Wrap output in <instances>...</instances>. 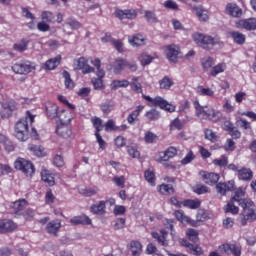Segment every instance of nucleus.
Wrapping results in <instances>:
<instances>
[{"label": "nucleus", "instance_id": "2eb2a0df", "mask_svg": "<svg viewBox=\"0 0 256 256\" xmlns=\"http://www.w3.org/2000/svg\"><path fill=\"white\" fill-rule=\"evenodd\" d=\"M115 17L123 21V19H137V11L135 9H126V10H121L117 9L115 11Z\"/></svg>", "mask_w": 256, "mask_h": 256}, {"label": "nucleus", "instance_id": "2f4dec72", "mask_svg": "<svg viewBox=\"0 0 256 256\" xmlns=\"http://www.w3.org/2000/svg\"><path fill=\"white\" fill-rule=\"evenodd\" d=\"M196 93L201 97H215V91L213 89L205 88L204 86H201V85L196 87Z\"/></svg>", "mask_w": 256, "mask_h": 256}, {"label": "nucleus", "instance_id": "79ce46f5", "mask_svg": "<svg viewBox=\"0 0 256 256\" xmlns=\"http://www.w3.org/2000/svg\"><path fill=\"white\" fill-rule=\"evenodd\" d=\"M58 117L62 123H71L73 119V112L71 110H64L59 113Z\"/></svg>", "mask_w": 256, "mask_h": 256}, {"label": "nucleus", "instance_id": "f704fd0d", "mask_svg": "<svg viewBox=\"0 0 256 256\" xmlns=\"http://www.w3.org/2000/svg\"><path fill=\"white\" fill-rule=\"evenodd\" d=\"M130 251L133 256H139L141 255L143 251V245H141V242L139 241H131L130 242Z\"/></svg>", "mask_w": 256, "mask_h": 256}, {"label": "nucleus", "instance_id": "4c0bfd02", "mask_svg": "<svg viewBox=\"0 0 256 256\" xmlns=\"http://www.w3.org/2000/svg\"><path fill=\"white\" fill-rule=\"evenodd\" d=\"M27 47H29V40L25 39H22L13 45L14 51H17L18 53H23L24 51H27Z\"/></svg>", "mask_w": 256, "mask_h": 256}, {"label": "nucleus", "instance_id": "c9c22d12", "mask_svg": "<svg viewBox=\"0 0 256 256\" xmlns=\"http://www.w3.org/2000/svg\"><path fill=\"white\" fill-rule=\"evenodd\" d=\"M182 207H187V209H199L201 202L199 199H186L182 201Z\"/></svg>", "mask_w": 256, "mask_h": 256}, {"label": "nucleus", "instance_id": "8fccbe9b", "mask_svg": "<svg viewBox=\"0 0 256 256\" xmlns=\"http://www.w3.org/2000/svg\"><path fill=\"white\" fill-rule=\"evenodd\" d=\"M236 125L240 127V129H244V131H251V123L244 118H236Z\"/></svg>", "mask_w": 256, "mask_h": 256}, {"label": "nucleus", "instance_id": "e2e57ef3", "mask_svg": "<svg viewBox=\"0 0 256 256\" xmlns=\"http://www.w3.org/2000/svg\"><path fill=\"white\" fill-rule=\"evenodd\" d=\"M139 61L141 65H149L153 61V57L149 56V54L143 53L139 56Z\"/></svg>", "mask_w": 256, "mask_h": 256}, {"label": "nucleus", "instance_id": "de8ad7c7", "mask_svg": "<svg viewBox=\"0 0 256 256\" xmlns=\"http://www.w3.org/2000/svg\"><path fill=\"white\" fill-rule=\"evenodd\" d=\"M186 237L192 243H197L199 241V232L193 228H189L186 230Z\"/></svg>", "mask_w": 256, "mask_h": 256}, {"label": "nucleus", "instance_id": "aec40b11", "mask_svg": "<svg viewBox=\"0 0 256 256\" xmlns=\"http://www.w3.org/2000/svg\"><path fill=\"white\" fill-rule=\"evenodd\" d=\"M59 229H61V220L59 219L50 221L46 226L47 233H49V235H54V237H57Z\"/></svg>", "mask_w": 256, "mask_h": 256}, {"label": "nucleus", "instance_id": "13d9d810", "mask_svg": "<svg viewBox=\"0 0 256 256\" xmlns=\"http://www.w3.org/2000/svg\"><path fill=\"white\" fill-rule=\"evenodd\" d=\"M21 217H24L25 221H33L35 219V211L33 209L27 208L21 214Z\"/></svg>", "mask_w": 256, "mask_h": 256}, {"label": "nucleus", "instance_id": "9d476101", "mask_svg": "<svg viewBox=\"0 0 256 256\" xmlns=\"http://www.w3.org/2000/svg\"><path fill=\"white\" fill-rule=\"evenodd\" d=\"M240 199H245V193H236L224 206V211L226 213H231L232 215H237L239 213V207H241ZM235 203H237L239 207H237Z\"/></svg>", "mask_w": 256, "mask_h": 256}, {"label": "nucleus", "instance_id": "ddd939ff", "mask_svg": "<svg viewBox=\"0 0 256 256\" xmlns=\"http://www.w3.org/2000/svg\"><path fill=\"white\" fill-rule=\"evenodd\" d=\"M17 223L11 219H0V235H5V233H13L17 230Z\"/></svg>", "mask_w": 256, "mask_h": 256}, {"label": "nucleus", "instance_id": "c756f323", "mask_svg": "<svg viewBox=\"0 0 256 256\" xmlns=\"http://www.w3.org/2000/svg\"><path fill=\"white\" fill-rule=\"evenodd\" d=\"M166 181L169 184H161L158 186L159 193H173L175 191L173 188V183H175V180L173 178H166Z\"/></svg>", "mask_w": 256, "mask_h": 256}, {"label": "nucleus", "instance_id": "412c9836", "mask_svg": "<svg viewBox=\"0 0 256 256\" xmlns=\"http://www.w3.org/2000/svg\"><path fill=\"white\" fill-rule=\"evenodd\" d=\"M70 223L73 226H77V225H91L92 221L91 218H89V216L82 214L79 216H74L72 219H70Z\"/></svg>", "mask_w": 256, "mask_h": 256}, {"label": "nucleus", "instance_id": "774afa93", "mask_svg": "<svg viewBox=\"0 0 256 256\" xmlns=\"http://www.w3.org/2000/svg\"><path fill=\"white\" fill-rule=\"evenodd\" d=\"M157 139V136L155 135V133L148 131L145 133L144 136V141L146 143H155V140Z\"/></svg>", "mask_w": 256, "mask_h": 256}, {"label": "nucleus", "instance_id": "052dcab7", "mask_svg": "<svg viewBox=\"0 0 256 256\" xmlns=\"http://www.w3.org/2000/svg\"><path fill=\"white\" fill-rule=\"evenodd\" d=\"M41 19L46 23H53L55 15L51 11H43L41 14Z\"/></svg>", "mask_w": 256, "mask_h": 256}, {"label": "nucleus", "instance_id": "f3484780", "mask_svg": "<svg viewBox=\"0 0 256 256\" xmlns=\"http://www.w3.org/2000/svg\"><path fill=\"white\" fill-rule=\"evenodd\" d=\"M193 13L198 17V20L205 23L209 20V10L205 9L202 5L193 6Z\"/></svg>", "mask_w": 256, "mask_h": 256}, {"label": "nucleus", "instance_id": "cd10ccee", "mask_svg": "<svg viewBox=\"0 0 256 256\" xmlns=\"http://www.w3.org/2000/svg\"><path fill=\"white\" fill-rule=\"evenodd\" d=\"M125 65H127V60L117 58L112 65L113 73H115V75H121V72L125 69Z\"/></svg>", "mask_w": 256, "mask_h": 256}, {"label": "nucleus", "instance_id": "c03bdc74", "mask_svg": "<svg viewBox=\"0 0 256 256\" xmlns=\"http://www.w3.org/2000/svg\"><path fill=\"white\" fill-rule=\"evenodd\" d=\"M91 212L94 215H103L105 213V201H100L99 204L92 205Z\"/></svg>", "mask_w": 256, "mask_h": 256}, {"label": "nucleus", "instance_id": "0e129e2a", "mask_svg": "<svg viewBox=\"0 0 256 256\" xmlns=\"http://www.w3.org/2000/svg\"><path fill=\"white\" fill-rule=\"evenodd\" d=\"M165 9H171L172 11H179V5L173 0H166L164 2Z\"/></svg>", "mask_w": 256, "mask_h": 256}, {"label": "nucleus", "instance_id": "ea45409f", "mask_svg": "<svg viewBox=\"0 0 256 256\" xmlns=\"http://www.w3.org/2000/svg\"><path fill=\"white\" fill-rule=\"evenodd\" d=\"M226 69H227V64L219 63L212 68V70L210 71V75L212 77H217L219 74L225 73Z\"/></svg>", "mask_w": 256, "mask_h": 256}, {"label": "nucleus", "instance_id": "a19ab883", "mask_svg": "<svg viewBox=\"0 0 256 256\" xmlns=\"http://www.w3.org/2000/svg\"><path fill=\"white\" fill-rule=\"evenodd\" d=\"M29 151L36 155V157H45L47 155L45 148H43L42 146L30 145Z\"/></svg>", "mask_w": 256, "mask_h": 256}, {"label": "nucleus", "instance_id": "20e7f679", "mask_svg": "<svg viewBox=\"0 0 256 256\" xmlns=\"http://www.w3.org/2000/svg\"><path fill=\"white\" fill-rule=\"evenodd\" d=\"M194 107L196 109V115L198 119H208L209 121H213L217 123V121H221L223 114L219 110H215L213 108H205L201 106L197 101L194 102Z\"/></svg>", "mask_w": 256, "mask_h": 256}, {"label": "nucleus", "instance_id": "a211bd4d", "mask_svg": "<svg viewBox=\"0 0 256 256\" xmlns=\"http://www.w3.org/2000/svg\"><path fill=\"white\" fill-rule=\"evenodd\" d=\"M218 193H233L235 191V180H230L226 183L220 182L216 185Z\"/></svg>", "mask_w": 256, "mask_h": 256}, {"label": "nucleus", "instance_id": "6e6d98bb", "mask_svg": "<svg viewBox=\"0 0 256 256\" xmlns=\"http://www.w3.org/2000/svg\"><path fill=\"white\" fill-rule=\"evenodd\" d=\"M144 177L145 180L150 184V185H155V172L151 169H148L144 172Z\"/></svg>", "mask_w": 256, "mask_h": 256}, {"label": "nucleus", "instance_id": "9b49d317", "mask_svg": "<svg viewBox=\"0 0 256 256\" xmlns=\"http://www.w3.org/2000/svg\"><path fill=\"white\" fill-rule=\"evenodd\" d=\"M35 69V63L31 61H22L12 66V71L17 75H28V73L35 71Z\"/></svg>", "mask_w": 256, "mask_h": 256}, {"label": "nucleus", "instance_id": "0eeeda50", "mask_svg": "<svg viewBox=\"0 0 256 256\" xmlns=\"http://www.w3.org/2000/svg\"><path fill=\"white\" fill-rule=\"evenodd\" d=\"M218 249L220 253H224V255L241 256V253H243V246L235 240L218 246Z\"/></svg>", "mask_w": 256, "mask_h": 256}, {"label": "nucleus", "instance_id": "c85d7f7f", "mask_svg": "<svg viewBox=\"0 0 256 256\" xmlns=\"http://www.w3.org/2000/svg\"><path fill=\"white\" fill-rule=\"evenodd\" d=\"M128 43H130L132 47H141V45H145V37L141 34L129 36Z\"/></svg>", "mask_w": 256, "mask_h": 256}, {"label": "nucleus", "instance_id": "7ed1b4c3", "mask_svg": "<svg viewBox=\"0 0 256 256\" xmlns=\"http://www.w3.org/2000/svg\"><path fill=\"white\" fill-rule=\"evenodd\" d=\"M174 217L184 226L190 225L191 227H199V223H205V221H207V212H205V210H199L196 215V220H193L185 215L183 210H176L174 211Z\"/></svg>", "mask_w": 256, "mask_h": 256}, {"label": "nucleus", "instance_id": "72a5a7b5", "mask_svg": "<svg viewBox=\"0 0 256 256\" xmlns=\"http://www.w3.org/2000/svg\"><path fill=\"white\" fill-rule=\"evenodd\" d=\"M78 69H81L83 73H93L95 71L94 67L87 64V60L85 58H80L78 60Z\"/></svg>", "mask_w": 256, "mask_h": 256}, {"label": "nucleus", "instance_id": "473e14b6", "mask_svg": "<svg viewBox=\"0 0 256 256\" xmlns=\"http://www.w3.org/2000/svg\"><path fill=\"white\" fill-rule=\"evenodd\" d=\"M57 135H60V137H63L64 139H69L71 135H73V132L70 130L69 127L65 125H60L56 129Z\"/></svg>", "mask_w": 256, "mask_h": 256}, {"label": "nucleus", "instance_id": "6e6552de", "mask_svg": "<svg viewBox=\"0 0 256 256\" xmlns=\"http://www.w3.org/2000/svg\"><path fill=\"white\" fill-rule=\"evenodd\" d=\"M164 55L166 59L170 63H177L181 57H183V53L181 52V47L176 44H169L164 47Z\"/></svg>", "mask_w": 256, "mask_h": 256}, {"label": "nucleus", "instance_id": "680f3d73", "mask_svg": "<svg viewBox=\"0 0 256 256\" xmlns=\"http://www.w3.org/2000/svg\"><path fill=\"white\" fill-rule=\"evenodd\" d=\"M92 85L94 89L101 91V89H105V84H103V78H92Z\"/></svg>", "mask_w": 256, "mask_h": 256}, {"label": "nucleus", "instance_id": "a878e982", "mask_svg": "<svg viewBox=\"0 0 256 256\" xmlns=\"http://www.w3.org/2000/svg\"><path fill=\"white\" fill-rule=\"evenodd\" d=\"M41 179L50 187H52V185H55V174L51 173V171L47 169H43L41 171Z\"/></svg>", "mask_w": 256, "mask_h": 256}, {"label": "nucleus", "instance_id": "4d7b16f0", "mask_svg": "<svg viewBox=\"0 0 256 256\" xmlns=\"http://www.w3.org/2000/svg\"><path fill=\"white\" fill-rule=\"evenodd\" d=\"M127 153L132 159H139L141 152L135 146H127Z\"/></svg>", "mask_w": 256, "mask_h": 256}, {"label": "nucleus", "instance_id": "09e8293b", "mask_svg": "<svg viewBox=\"0 0 256 256\" xmlns=\"http://www.w3.org/2000/svg\"><path fill=\"white\" fill-rule=\"evenodd\" d=\"M159 87L160 89H164L165 91H169L171 87H173V80H171L169 77H164L161 80H159Z\"/></svg>", "mask_w": 256, "mask_h": 256}, {"label": "nucleus", "instance_id": "864d4df0", "mask_svg": "<svg viewBox=\"0 0 256 256\" xmlns=\"http://www.w3.org/2000/svg\"><path fill=\"white\" fill-rule=\"evenodd\" d=\"M91 123L93 124V127L96 129V133L103 131V120L101 118L92 117Z\"/></svg>", "mask_w": 256, "mask_h": 256}, {"label": "nucleus", "instance_id": "37998d69", "mask_svg": "<svg viewBox=\"0 0 256 256\" xmlns=\"http://www.w3.org/2000/svg\"><path fill=\"white\" fill-rule=\"evenodd\" d=\"M0 142H2V145L5 146V150L8 153H12V151H15V145L11 140L7 139L5 135H0Z\"/></svg>", "mask_w": 256, "mask_h": 256}, {"label": "nucleus", "instance_id": "58836bf2", "mask_svg": "<svg viewBox=\"0 0 256 256\" xmlns=\"http://www.w3.org/2000/svg\"><path fill=\"white\" fill-rule=\"evenodd\" d=\"M230 36L232 37L234 43L236 45H243L245 43V35L241 32L233 31L230 33Z\"/></svg>", "mask_w": 256, "mask_h": 256}, {"label": "nucleus", "instance_id": "a18cd8bd", "mask_svg": "<svg viewBox=\"0 0 256 256\" xmlns=\"http://www.w3.org/2000/svg\"><path fill=\"white\" fill-rule=\"evenodd\" d=\"M201 65L205 71H209L215 65V59H213L211 56H205L201 60Z\"/></svg>", "mask_w": 256, "mask_h": 256}, {"label": "nucleus", "instance_id": "6ab92c4d", "mask_svg": "<svg viewBox=\"0 0 256 256\" xmlns=\"http://www.w3.org/2000/svg\"><path fill=\"white\" fill-rule=\"evenodd\" d=\"M200 175L207 185H215L219 181V174L217 173L202 171Z\"/></svg>", "mask_w": 256, "mask_h": 256}, {"label": "nucleus", "instance_id": "b1692460", "mask_svg": "<svg viewBox=\"0 0 256 256\" xmlns=\"http://www.w3.org/2000/svg\"><path fill=\"white\" fill-rule=\"evenodd\" d=\"M143 109H145V106L139 105L136 107L134 111H132L128 115L127 122L129 123V125H135V122L137 121V119H139V115H141V112L143 111Z\"/></svg>", "mask_w": 256, "mask_h": 256}, {"label": "nucleus", "instance_id": "4468645a", "mask_svg": "<svg viewBox=\"0 0 256 256\" xmlns=\"http://www.w3.org/2000/svg\"><path fill=\"white\" fill-rule=\"evenodd\" d=\"M25 207H27V200H25V199H20V200L13 202L12 215H14V217H16V218L21 217V215H23Z\"/></svg>", "mask_w": 256, "mask_h": 256}, {"label": "nucleus", "instance_id": "423d86ee", "mask_svg": "<svg viewBox=\"0 0 256 256\" xmlns=\"http://www.w3.org/2000/svg\"><path fill=\"white\" fill-rule=\"evenodd\" d=\"M143 99L148 102V107H159L168 113H175V106L167 102V100L163 99L161 96H156L155 98H151V96L142 95Z\"/></svg>", "mask_w": 256, "mask_h": 256}, {"label": "nucleus", "instance_id": "dca6fc26", "mask_svg": "<svg viewBox=\"0 0 256 256\" xmlns=\"http://www.w3.org/2000/svg\"><path fill=\"white\" fill-rule=\"evenodd\" d=\"M236 27L238 29H246V31H255L256 29V19L249 18V19H242L236 23Z\"/></svg>", "mask_w": 256, "mask_h": 256}, {"label": "nucleus", "instance_id": "4be33fe9", "mask_svg": "<svg viewBox=\"0 0 256 256\" xmlns=\"http://www.w3.org/2000/svg\"><path fill=\"white\" fill-rule=\"evenodd\" d=\"M46 113L49 119H55L56 117H59V106L53 102H48L46 104Z\"/></svg>", "mask_w": 256, "mask_h": 256}, {"label": "nucleus", "instance_id": "49530a36", "mask_svg": "<svg viewBox=\"0 0 256 256\" xmlns=\"http://www.w3.org/2000/svg\"><path fill=\"white\" fill-rule=\"evenodd\" d=\"M145 117L148 119V121H157L161 119V112H159L157 109H151L145 113Z\"/></svg>", "mask_w": 256, "mask_h": 256}, {"label": "nucleus", "instance_id": "bb28decb", "mask_svg": "<svg viewBox=\"0 0 256 256\" xmlns=\"http://www.w3.org/2000/svg\"><path fill=\"white\" fill-rule=\"evenodd\" d=\"M59 65H61V55H57L56 57L47 60L44 67L48 71H53L54 69H57Z\"/></svg>", "mask_w": 256, "mask_h": 256}, {"label": "nucleus", "instance_id": "1a4fd4ad", "mask_svg": "<svg viewBox=\"0 0 256 256\" xmlns=\"http://www.w3.org/2000/svg\"><path fill=\"white\" fill-rule=\"evenodd\" d=\"M14 167L18 171H22L26 177H31V175L35 173V167L33 166V163H31L29 160H26L25 158H18L14 162Z\"/></svg>", "mask_w": 256, "mask_h": 256}, {"label": "nucleus", "instance_id": "3c124183", "mask_svg": "<svg viewBox=\"0 0 256 256\" xmlns=\"http://www.w3.org/2000/svg\"><path fill=\"white\" fill-rule=\"evenodd\" d=\"M62 75L64 78V85L66 89H70V90L73 89L75 87V82H73V80L71 79V74H69V72L64 70Z\"/></svg>", "mask_w": 256, "mask_h": 256}, {"label": "nucleus", "instance_id": "7c9ffc66", "mask_svg": "<svg viewBox=\"0 0 256 256\" xmlns=\"http://www.w3.org/2000/svg\"><path fill=\"white\" fill-rule=\"evenodd\" d=\"M238 179L242 181H251L253 179V171L249 168H241L238 170Z\"/></svg>", "mask_w": 256, "mask_h": 256}, {"label": "nucleus", "instance_id": "603ef678", "mask_svg": "<svg viewBox=\"0 0 256 256\" xmlns=\"http://www.w3.org/2000/svg\"><path fill=\"white\" fill-rule=\"evenodd\" d=\"M190 255L201 256L203 255V248L199 244H190V248L187 250Z\"/></svg>", "mask_w": 256, "mask_h": 256}, {"label": "nucleus", "instance_id": "bf43d9fd", "mask_svg": "<svg viewBox=\"0 0 256 256\" xmlns=\"http://www.w3.org/2000/svg\"><path fill=\"white\" fill-rule=\"evenodd\" d=\"M228 163L229 160L227 156H221L220 158L213 160V165H216V167H227Z\"/></svg>", "mask_w": 256, "mask_h": 256}, {"label": "nucleus", "instance_id": "69168bd1", "mask_svg": "<svg viewBox=\"0 0 256 256\" xmlns=\"http://www.w3.org/2000/svg\"><path fill=\"white\" fill-rule=\"evenodd\" d=\"M170 129L171 131L177 129L178 131H181V129H183V122L181 120H179V118L174 119L171 123H170Z\"/></svg>", "mask_w": 256, "mask_h": 256}, {"label": "nucleus", "instance_id": "39448f33", "mask_svg": "<svg viewBox=\"0 0 256 256\" xmlns=\"http://www.w3.org/2000/svg\"><path fill=\"white\" fill-rule=\"evenodd\" d=\"M193 41L202 49H213L217 43H219V37L209 36L202 33H194L192 35Z\"/></svg>", "mask_w": 256, "mask_h": 256}, {"label": "nucleus", "instance_id": "5fc2aeb1", "mask_svg": "<svg viewBox=\"0 0 256 256\" xmlns=\"http://www.w3.org/2000/svg\"><path fill=\"white\" fill-rule=\"evenodd\" d=\"M111 89H119L120 87H129L128 80H114L110 84Z\"/></svg>", "mask_w": 256, "mask_h": 256}, {"label": "nucleus", "instance_id": "f8f14e48", "mask_svg": "<svg viewBox=\"0 0 256 256\" xmlns=\"http://www.w3.org/2000/svg\"><path fill=\"white\" fill-rule=\"evenodd\" d=\"M177 155V148L171 146L167 150L159 152L155 157V161L158 163H163L169 161V159H173Z\"/></svg>", "mask_w": 256, "mask_h": 256}, {"label": "nucleus", "instance_id": "5701e85b", "mask_svg": "<svg viewBox=\"0 0 256 256\" xmlns=\"http://www.w3.org/2000/svg\"><path fill=\"white\" fill-rule=\"evenodd\" d=\"M151 235L152 238L159 243V245H162V247H167V245H169V242H167V239L165 238V235H167L166 230H160V234L159 232H152Z\"/></svg>", "mask_w": 256, "mask_h": 256}, {"label": "nucleus", "instance_id": "f257e3e1", "mask_svg": "<svg viewBox=\"0 0 256 256\" xmlns=\"http://www.w3.org/2000/svg\"><path fill=\"white\" fill-rule=\"evenodd\" d=\"M35 122V115L31 111H26L24 118L16 122L14 133L18 141H27L29 139V125Z\"/></svg>", "mask_w": 256, "mask_h": 256}, {"label": "nucleus", "instance_id": "393cba45", "mask_svg": "<svg viewBox=\"0 0 256 256\" xmlns=\"http://www.w3.org/2000/svg\"><path fill=\"white\" fill-rule=\"evenodd\" d=\"M226 13L231 17H241L243 10L237 4L230 3L226 6Z\"/></svg>", "mask_w": 256, "mask_h": 256}, {"label": "nucleus", "instance_id": "e433bc0d", "mask_svg": "<svg viewBox=\"0 0 256 256\" xmlns=\"http://www.w3.org/2000/svg\"><path fill=\"white\" fill-rule=\"evenodd\" d=\"M140 79L137 76L132 77L131 82H129V85L132 89V91H135V93H143V86L141 85V82H139Z\"/></svg>", "mask_w": 256, "mask_h": 256}, {"label": "nucleus", "instance_id": "338daca9", "mask_svg": "<svg viewBox=\"0 0 256 256\" xmlns=\"http://www.w3.org/2000/svg\"><path fill=\"white\" fill-rule=\"evenodd\" d=\"M145 19L148 23H157V16L152 11H145Z\"/></svg>", "mask_w": 256, "mask_h": 256}, {"label": "nucleus", "instance_id": "f03ea898", "mask_svg": "<svg viewBox=\"0 0 256 256\" xmlns=\"http://www.w3.org/2000/svg\"><path fill=\"white\" fill-rule=\"evenodd\" d=\"M239 201L240 207L243 209L239 217V222L242 227H245L247 223H253V221H256L255 204L247 198L240 199Z\"/></svg>", "mask_w": 256, "mask_h": 256}]
</instances>
